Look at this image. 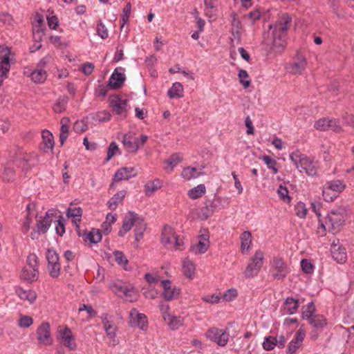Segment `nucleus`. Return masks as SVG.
<instances>
[{"instance_id": "7ed1b4c3", "label": "nucleus", "mask_w": 354, "mask_h": 354, "mask_svg": "<svg viewBox=\"0 0 354 354\" xmlns=\"http://www.w3.org/2000/svg\"><path fill=\"white\" fill-rule=\"evenodd\" d=\"M346 217V210L343 207L332 209L327 215L324 221H321V226L333 234L340 231L344 225Z\"/></svg>"}, {"instance_id": "4d7b16f0", "label": "nucleus", "mask_w": 354, "mask_h": 354, "mask_svg": "<svg viewBox=\"0 0 354 354\" xmlns=\"http://www.w3.org/2000/svg\"><path fill=\"white\" fill-rule=\"evenodd\" d=\"M301 267L303 272L306 274H311L314 271V266L307 259H302L301 261Z\"/></svg>"}, {"instance_id": "09e8293b", "label": "nucleus", "mask_w": 354, "mask_h": 354, "mask_svg": "<svg viewBox=\"0 0 354 354\" xmlns=\"http://www.w3.org/2000/svg\"><path fill=\"white\" fill-rule=\"evenodd\" d=\"M238 77L241 84H242L244 88H248L250 85L251 81L249 78V75L245 70L240 69L239 71Z\"/></svg>"}, {"instance_id": "58836bf2", "label": "nucleus", "mask_w": 354, "mask_h": 354, "mask_svg": "<svg viewBox=\"0 0 354 354\" xmlns=\"http://www.w3.org/2000/svg\"><path fill=\"white\" fill-rule=\"evenodd\" d=\"M183 271L187 278L192 279L195 272L194 263L188 259H185L183 262Z\"/></svg>"}, {"instance_id": "49530a36", "label": "nucleus", "mask_w": 354, "mask_h": 354, "mask_svg": "<svg viewBox=\"0 0 354 354\" xmlns=\"http://www.w3.org/2000/svg\"><path fill=\"white\" fill-rule=\"evenodd\" d=\"M263 348L266 351H272L277 346V337L272 336L265 337Z\"/></svg>"}, {"instance_id": "680f3d73", "label": "nucleus", "mask_w": 354, "mask_h": 354, "mask_svg": "<svg viewBox=\"0 0 354 354\" xmlns=\"http://www.w3.org/2000/svg\"><path fill=\"white\" fill-rule=\"evenodd\" d=\"M97 33L102 39H106L108 37V30L105 25L100 21L97 26Z\"/></svg>"}, {"instance_id": "bf43d9fd", "label": "nucleus", "mask_w": 354, "mask_h": 354, "mask_svg": "<svg viewBox=\"0 0 354 354\" xmlns=\"http://www.w3.org/2000/svg\"><path fill=\"white\" fill-rule=\"evenodd\" d=\"M68 126L61 125L60 133H59V142L61 146H63L65 141L66 140L68 136Z\"/></svg>"}, {"instance_id": "603ef678", "label": "nucleus", "mask_w": 354, "mask_h": 354, "mask_svg": "<svg viewBox=\"0 0 354 354\" xmlns=\"http://www.w3.org/2000/svg\"><path fill=\"white\" fill-rule=\"evenodd\" d=\"M42 138L46 145V147L52 149L54 147V140L52 133L48 131H45L42 133Z\"/></svg>"}, {"instance_id": "b1692460", "label": "nucleus", "mask_w": 354, "mask_h": 354, "mask_svg": "<svg viewBox=\"0 0 354 354\" xmlns=\"http://www.w3.org/2000/svg\"><path fill=\"white\" fill-rule=\"evenodd\" d=\"M232 17L231 41L232 44H239L241 39V22L236 19V14L233 13Z\"/></svg>"}, {"instance_id": "de8ad7c7", "label": "nucleus", "mask_w": 354, "mask_h": 354, "mask_svg": "<svg viewBox=\"0 0 354 354\" xmlns=\"http://www.w3.org/2000/svg\"><path fill=\"white\" fill-rule=\"evenodd\" d=\"M166 322H167L171 330H176L183 324V319L180 317H171L170 315H167Z\"/></svg>"}, {"instance_id": "a18cd8bd", "label": "nucleus", "mask_w": 354, "mask_h": 354, "mask_svg": "<svg viewBox=\"0 0 354 354\" xmlns=\"http://www.w3.org/2000/svg\"><path fill=\"white\" fill-rule=\"evenodd\" d=\"M182 160V158L179 153H174L172 154L169 159L165 161V163L168 165L167 167H165V169L167 172H171L174 167L177 165Z\"/></svg>"}, {"instance_id": "a211bd4d", "label": "nucleus", "mask_w": 354, "mask_h": 354, "mask_svg": "<svg viewBox=\"0 0 354 354\" xmlns=\"http://www.w3.org/2000/svg\"><path fill=\"white\" fill-rule=\"evenodd\" d=\"M122 142L129 153H134L139 149L138 138L131 133L124 135Z\"/></svg>"}, {"instance_id": "a19ab883", "label": "nucleus", "mask_w": 354, "mask_h": 354, "mask_svg": "<svg viewBox=\"0 0 354 354\" xmlns=\"http://www.w3.org/2000/svg\"><path fill=\"white\" fill-rule=\"evenodd\" d=\"M125 191H121L113 195L108 201L109 208L111 209H115L120 203H121L125 196Z\"/></svg>"}, {"instance_id": "f8f14e48", "label": "nucleus", "mask_w": 354, "mask_h": 354, "mask_svg": "<svg viewBox=\"0 0 354 354\" xmlns=\"http://www.w3.org/2000/svg\"><path fill=\"white\" fill-rule=\"evenodd\" d=\"M45 30L46 28L43 17L40 15H37L35 21L32 24L33 38L36 42L40 43V41L42 40L45 35ZM40 47L41 44H39L37 46V49L40 48Z\"/></svg>"}, {"instance_id": "f704fd0d", "label": "nucleus", "mask_w": 354, "mask_h": 354, "mask_svg": "<svg viewBox=\"0 0 354 354\" xmlns=\"http://www.w3.org/2000/svg\"><path fill=\"white\" fill-rule=\"evenodd\" d=\"M84 241H89L91 243H97L102 239V234L99 230L92 229L90 232L83 234Z\"/></svg>"}, {"instance_id": "6e6552de", "label": "nucleus", "mask_w": 354, "mask_h": 354, "mask_svg": "<svg viewBox=\"0 0 354 354\" xmlns=\"http://www.w3.org/2000/svg\"><path fill=\"white\" fill-rule=\"evenodd\" d=\"M57 339L60 344L67 347L70 351H74L77 348L75 337L72 335L71 329L66 326H59L58 327Z\"/></svg>"}, {"instance_id": "2eb2a0df", "label": "nucleus", "mask_w": 354, "mask_h": 354, "mask_svg": "<svg viewBox=\"0 0 354 354\" xmlns=\"http://www.w3.org/2000/svg\"><path fill=\"white\" fill-rule=\"evenodd\" d=\"M110 106L115 114L125 118L127 115V100L119 97L117 95L110 98Z\"/></svg>"}, {"instance_id": "ddd939ff", "label": "nucleus", "mask_w": 354, "mask_h": 354, "mask_svg": "<svg viewBox=\"0 0 354 354\" xmlns=\"http://www.w3.org/2000/svg\"><path fill=\"white\" fill-rule=\"evenodd\" d=\"M37 340L39 344L45 346L53 344L50 325L48 322L41 323L37 329Z\"/></svg>"}, {"instance_id": "39448f33", "label": "nucleus", "mask_w": 354, "mask_h": 354, "mask_svg": "<svg viewBox=\"0 0 354 354\" xmlns=\"http://www.w3.org/2000/svg\"><path fill=\"white\" fill-rule=\"evenodd\" d=\"M161 243L171 250H182L183 245V241L179 239L174 229L169 225H165L162 229Z\"/></svg>"}, {"instance_id": "c756f323", "label": "nucleus", "mask_w": 354, "mask_h": 354, "mask_svg": "<svg viewBox=\"0 0 354 354\" xmlns=\"http://www.w3.org/2000/svg\"><path fill=\"white\" fill-rule=\"evenodd\" d=\"M66 215L68 217L72 218L76 226L78 227L77 223H80L81 221L82 209L80 207H73L72 204H71L67 209Z\"/></svg>"}, {"instance_id": "aec40b11", "label": "nucleus", "mask_w": 354, "mask_h": 354, "mask_svg": "<svg viewBox=\"0 0 354 354\" xmlns=\"http://www.w3.org/2000/svg\"><path fill=\"white\" fill-rule=\"evenodd\" d=\"M330 252L333 259L339 263L345 262L347 259L346 249L334 242L331 245Z\"/></svg>"}, {"instance_id": "473e14b6", "label": "nucleus", "mask_w": 354, "mask_h": 354, "mask_svg": "<svg viewBox=\"0 0 354 354\" xmlns=\"http://www.w3.org/2000/svg\"><path fill=\"white\" fill-rule=\"evenodd\" d=\"M283 309L288 315L295 314L299 308L298 300L292 297H288L283 303Z\"/></svg>"}, {"instance_id": "c9c22d12", "label": "nucleus", "mask_w": 354, "mask_h": 354, "mask_svg": "<svg viewBox=\"0 0 354 354\" xmlns=\"http://www.w3.org/2000/svg\"><path fill=\"white\" fill-rule=\"evenodd\" d=\"M162 186V183L159 179L149 181L145 185V193L147 196H151Z\"/></svg>"}, {"instance_id": "423d86ee", "label": "nucleus", "mask_w": 354, "mask_h": 354, "mask_svg": "<svg viewBox=\"0 0 354 354\" xmlns=\"http://www.w3.org/2000/svg\"><path fill=\"white\" fill-rule=\"evenodd\" d=\"M345 184L340 180L326 182L323 189V197L327 202L333 201L345 189Z\"/></svg>"}, {"instance_id": "c03bdc74", "label": "nucleus", "mask_w": 354, "mask_h": 354, "mask_svg": "<svg viewBox=\"0 0 354 354\" xmlns=\"http://www.w3.org/2000/svg\"><path fill=\"white\" fill-rule=\"evenodd\" d=\"M205 193V187L203 184L191 189L188 192V196L192 199H197L201 198Z\"/></svg>"}, {"instance_id": "864d4df0", "label": "nucleus", "mask_w": 354, "mask_h": 354, "mask_svg": "<svg viewBox=\"0 0 354 354\" xmlns=\"http://www.w3.org/2000/svg\"><path fill=\"white\" fill-rule=\"evenodd\" d=\"M295 214L301 218H304L306 216L307 208L306 205L302 202H299L295 206Z\"/></svg>"}, {"instance_id": "4468645a", "label": "nucleus", "mask_w": 354, "mask_h": 354, "mask_svg": "<svg viewBox=\"0 0 354 354\" xmlns=\"http://www.w3.org/2000/svg\"><path fill=\"white\" fill-rule=\"evenodd\" d=\"M314 127L319 131L333 130L339 132L342 130L339 122L335 119H319L315 122Z\"/></svg>"}, {"instance_id": "0e129e2a", "label": "nucleus", "mask_w": 354, "mask_h": 354, "mask_svg": "<svg viewBox=\"0 0 354 354\" xmlns=\"http://www.w3.org/2000/svg\"><path fill=\"white\" fill-rule=\"evenodd\" d=\"M33 321L29 316H22L19 319V326L21 328H28L32 325Z\"/></svg>"}, {"instance_id": "cd10ccee", "label": "nucleus", "mask_w": 354, "mask_h": 354, "mask_svg": "<svg viewBox=\"0 0 354 354\" xmlns=\"http://www.w3.org/2000/svg\"><path fill=\"white\" fill-rule=\"evenodd\" d=\"M133 216H136V213L133 212H129L124 217L122 228L118 232L119 236H124L127 232L131 230L133 226Z\"/></svg>"}, {"instance_id": "393cba45", "label": "nucleus", "mask_w": 354, "mask_h": 354, "mask_svg": "<svg viewBox=\"0 0 354 354\" xmlns=\"http://www.w3.org/2000/svg\"><path fill=\"white\" fill-rule=\"evenodd\" d=\"M209 245V235L201 234L198 243L192 245V251L195 253L203 254L207 250Z\"/></svg>"}, {"instance_id": "e433bc0d", "label": "nucleus", "mask_w": 354, "mask_h": 354, "mask_svg": "<svg viewBox=\"0 0 354 354\" xmlns=\"http://www.w3.org/2000/svg\"><path fill=\"white\" fill-rule=\"evenodd\" d=\"M168 96L171 98H180L183 96V86L180 82H175L167 92Z\"/></svg>"}, {"instance_id": "7c9ffc66", "label": "nucleus", "mask_w": 354, "mask_h": 354, "mask_svg": "<svg viewBox=\"0 0 354 354\" xmlns=\"http://www.w3.org/2000/svg\"><path fill=\"white\" fill-rule=\"evenodd\" d=\"M241 251L242 253L248 252L252 244V234L249 231L243 232L241 236Z\"/></svg>"}, {"instance_id": "f257e3e1", "label": "nucleus", "mask_w": 354, "mask_h": 354, "mask_svg": "<svg viewBox=\"0 0 354 354\" xmlns=\"http://www.w3.org/2000/svg\"><path fill=\"white\" fill-rule=\"evenodd\" d=\"M292 18L288 14L282 15L281 17L275 24L272 31L273 41L272 49L276 53H280L286 45V31Z\"/></svg>"}, {"instance_id": "dca6fc26", "label": "nucleus", "mask_w": 354, "mask_h": 354, "mask_svg": "<svg viewBox=\"0 0 354 354\" xmlns=\"http://www.w3.org/2000/svg\"><path fill=\"white\" fill-rule=\"evenodd\" d=\"M131 325L133 327H138L140 330H145L147 328V319L145 315L138 313L136 309H132L130 312Z\"/></svg>"}, {"instance_id": "3c124183", "label": "nucleus", "mask_w": 354, "mask_h": 354, "mask_svg": "<svg viewBox=\"0 0 354 354\" xmlns=\"http://www.w3.org/2000/svg\"><path fill=\"white\" fill-rule=\"evenodd\" d=\"M277 192L282 201L286 203L290 202L291 198L288 194L289 192L288 188L286 186H283V185L281 184L279 186Z\"/></svg>"}, {"instance_id": "412c9836", "label": "nucleus", "mask_w": 354, "mask_h": 354, "mask_svg": "<svg viewBox=\"0 0 354 354\" xmlns=\"http://www.w3.org/2000/svg\"><path fill=\"white\" fill-rule=\"evenodd\" d=\"M137 176V172L135 170L134 167H122L119 169L114 175V180L115 181H121V180H127L131 178L135 177Z\"/></svg>"}, {"instance_id": "5fc2aeb1", "label": "nucleus", "mask_w": 354, "mask_h": 354, "mask_svg": "<svg viewBox=\"0 0 354 354\" xmlns=\"http://www.w3.org/2000/svg\"><path fill=\"white\" fill-rule=\"evenodd\" d=\"M315 311V307L313 302H309L307 305V308L302 313V317L304 319L308 320L315 315L313 314Z\"/></svg>"}, {"instance_id": "20e7f679", "label": "nucleus", "mask_w": 354, "mask_h": 354, "mask_svg": "<svg viewBox=\"0 0 354 354\" xmlns=\"http://www.w3.org/2000/svg\"><path fill=\"white\" fill-rule=\"evenodd\" d=\"M13 59L14 55L11 52V48L5 45L0 46V86L8 77Z\"/></svg>"}, {"instance_id": "6e6d98bb", "label": "nucleus", "mask_w": 354, "mask_h": 354, "mask_svg": "<svg viewBox=\"0 0 354 354\" xmlns=\"http://www.w3.org/2000/svg\"><path fill=\"white\" fill-rule=\"evenodd\" d=\"M119 151V148L115 142H111L108 147L107 155L106 161L111 160L112 157L117 154Z\"/></svg>"}, {"instance_id": "bb28decb", "label": "nucleus", "mask_w": 354, "mask_h": 354, "mask_svg": "<svg viewBox=\"0 0 354 354\" xmlns=\"http://www.w3.org/2000/svg\"><path fill=\"white\" fill-rule=\"evenodd\" d=\"M21 279L28 282H33L37 280L39 277L38 268L25 266L21 271Z\"/></svg>"}, {"instance_id": "69168bd1", "label": "nucleus", "mask_w": 354, "mask_h": 354, "mask_svg": "<svg viewBox=\"0 0 354 354\" xmlns=\"http://www.w3.org/2000/svg\"><path fill=\"white\" fill-rule=\"evenodd\" d=\"M32 160L30 158L24 157L23 160H20L19 167H22V169L25 171H28L30 168L35 165V162H30Z\"/></svg>"}, {"instance_id": "72a5a7b5", "label": "nucleus", "mask_w": 354, "mask_h": 354, "mask_svg": "<svg viewBox=\"0 0 354 354\" xmlns=\"http://www.w3.org/2000/svg\"><path fill=\"white\" fill-rule=\"evenodd\" d=\"M15 292L20 299L28 300L30 304H32L37 298V295L33 290H26L21 288H17Z\"/></svg>"}, {"instance_id": "f03ea898", "label": "nucleus", "mask_w": 354, "mask_h": 354, "mask_svg": "<svg viewBox=\"0 0 354 354\" xmlns=\"http://www.w3.org/2000/svg\"><path fill=\"white\" fill-rule=\"evenodd\" d=\"M289 157L299 172L304 171L309 176H316L317 175V162L313 159L301 153L298 150L292 152Z\"/></svg>"}, {"instance_id": "79ce46f5", "label": "nucleus", "mask_w": 354, "mask_h": 354, "mask_svg": "<svg viewBox=\"0 0 354 354\" xmlns=\"http://www.w3.org/2000/svg\"><path fill=\"white\" fill-rule=\"evenodd\" d=\"M308 321L317 330L322 329L326 325V319L324 316L319 315H315Z\"/></svg>"}, {"instance_id": "8fccbe9b", "label": "nucleus", "mask_w": 354, "mask_h": 354, "mask_svg": "<svg viewBox=\"0 0 354 354\" xmlns=\"http://www.w3.org/2000/svg\"><path fill=\"white\" fill-rule=\"evenodd\" d=\"M115 259L118 264L123 267L124 270H128L127 268V265L128 264V260L125 255L120 251L116 250L113 252Z\"/></svg>"}, {"instance_id": "5701e85b", "label": "nucleus", "mask_w": 354, "mask_h": 354, "mask_svg": "<svg viewBox=\"0 0 354 354\" xmlns=\"http://www.w3.org/2000/svg\"><path fill=\"white\" fill-rule=\"evenodd\" d=\"M133 220V226H135V239L137 241H139L144 234V232L146 230V223L143 218L136 213V216Z\"/></svg>"}, {"instance_id": "2f4dec72", "label": "nucleus", "mask_w": 354, "mask_h": 354, "mask_svg": "<svg viewBox=\"0 0 354 354\" xmlns=\"http://www.w3.org/2000/svg\"><path fill=\"white\" fill-rule=\"evenodd\" d=\"M68 102V97L66 95H63L59 97L55 104H53V111L56 113L60 114L64 113L66 109Z\"/></svg>"}, {"instance_id": "338daca9", "label": "nucleus", "mask_w": 354, "mask_h": 354, "mask_svg": "<svg viewBox=\"0 0 354 354\" xmlns=\"http://www.w3.org/2000/svg\"><path fill=\"white\" fill-rule=\"evenodd\" d=\"M261 17V13L258 10L250 12L245 16V19L251 20L252 24H254L257 20H259Z\"/></svg>"}, {"instance_id": "a878e982", "label": "nucleus", "mask_w": 354, "mask_h": 354, "mask_svg": "<svg viewBox=\"0 0 354 354\" xmlns=\"http://www.w3.org/2000/svg\"><path fill=\"white\" fill-rule=\"evenodd\" d=\"M306 66V61L302 57H297V59L290 64L287 69L288 72L293 75H300L304 71Z\"/></svg>"}, {"instance_id": "ea45409f", "label": "nucleus", "mask_w": 354, "mask_h": 354, "mask_svg": "<svg viewBox=\"0 0 354 354\" xmlns=\"http://www.w3.org/2000/svg\"><path fill=\"white\" fill-rule=\"evenodd\" d=\"M30 78L35 83L41 84L46 80L47 73L44 69L37 68L31 73Z\"/></svg>"}, {"instance_id": "6ab92c4d", "label": "nucleus", "mask_w": 354, "mask_h": 354, "mask_svg": "<svg viewBox=\"0 0 354 354\" xmlns=\"http://www.w3.org/2000/svg\"><path fill=\"white\" fill-rule=\"evenodd\" d=\"M52 211L48 210L46 212L44 216H40L37 220L36 229L39 232H41V233L42 234H45L47 232L52 223Z\"/></svg>"}, {"instance_id": "9b49d317", "label": "nucleus", "mask_w": 354, "mask_h": 354, "mask_svg": "<svg viewBox=\"0 0 354 354\" xmlns=\"http://www.w3.org/2000/svg\"><path fill=\"white\" fill-rule=\"evenodd\" d=\"M205 336L220 346H225L229 340V334L225 330L215 327L209 328Z\"/></svg>"}, {"instance_id": "f3484780", "label": "nucleus", "mask_w": 354, "mask_h": 354, "mask_svg": "<svg viewBox=\"0 0 354 354\" xmlns=\"http://www.w3.org/2000/svg\"><path fill=\"white\" fill-rule=\"evenodd\" d=\"M113 290L119 296H124L130 301H133L136 297V291L133 287L122 284H115Z\"/></svg>"}, {"instance_id": "1a4fd4ad", "label": "nucleus", "mask_w": 354, "mask_h": 354, "mask_svg": "<svg viewBox=\"0 0 354 354\" xmlns=\"http://www.w3.org/2000/svg\"><path fill=\"white\" fill-rule=\"evenodd\" d=\"M263 262V254L261 250L256 251L254 257H252L251 262L248 263L245 271L244 275L247 278H251L256 276L261 268L262 267Z\"/></svg>"}, {"instance_id": "0eeeda50", "label": "nucleus", "mask_w": 354, "mask_h": 354, "mask_svg": "<svg viewBox=\"0 0 354 354\" xmlns=\"http://www.w3.org/2000/svg\"><path fill=\"white\" fill-rule=\"evenodd\" d=\"M48 261V271L49 275L53 278H57L60 274L61 264L59 257L57 252L53 249H48L46 253Z\"/></svg>"}, {"instance_id": "774afa93", "label": "nucleus", "mask_w": 354, "mask_h": 354, "mask_svg": "<svg viewBox=\"0 0 354 354\" xmlns=\"http://www.w3.org/2000/svg\"><path fill=\"white\" fill-rule=\"evenodd\" d=\"M12 21V17L10 14L0 12V22L3 23V24L10 25L11 24Z\"/></svg>"}, {"instance_id": "052dcab7", "label": "nucleus", "mask_w": 354, "mask_h": 354, "mask_svg": "<svg viewBox=\"0 0 354 354\" xmlns=\"http://www.w3.org/2000/svg\"><path fill=\"white\" fill-rule=\"evenodd\" d=\"M25 266L38 268V257L35 253L30 254L27 257V264Z\"/></svg>"}, {"instance_id": "c85d7f7f", "label": "nucleus", "mask_w": 354, "mask_h": 354, "mask_svg": "<svg viewBox=\"0 0 354 354\" xmlns=\"http://www.w3.org/2000/svg\"><path fill=\"white\" fill-rule=\"evenodd\" d=\"M125 80V75L124 73H119L117 68L115 69L114 72L109 78V86L113 88L117 89L122 86Z\"/></svg>"}, {"instance_id": "e2e57ef3", "label": "nucleus", "mask_w": 354, "mask_h": 354, "mask_svg": "<svg viewBox=\"0 0 354 354\" xmlns=\"http://www.w3.org/2000/svg\"><path fill=\"white\" fill-rule=\"evenodd\" d=\"M179 294V291L176 288L169 289L168 290L163 291V297L166 300H172L175 299Z\"/></svg>"}, {"instance_id": "13d9d810", "label": "nucleus", "mask_w": 354, "mask_h": 354, "mask_svg": "<svg viewBox=\"0 0 354 354\" xmlns=\"http://www.w3.org/2000/svg\"><path fill=\"white\" fill-rule=\"evenodd\" d=\"M237 295V290L235 288H230L223 293V298L226 301H230L234 300Z\"/></svg>"}, {"instance_id": "4be33fe9", "label": "nucleus", "mask_w": 354, "mask_h": 354, "mask_svg": "<svg viewBox=\"0 0 354 354\" xmlns=\"http://www.w3.org/2000/svg\"><path fill=\"white\" fill-rule=\"evenodd\" d=\"M305 332L301 330V328L299 329L295 334V337L292 339V340L289 343L288 346V353L290 354H293L296 352L297 348H299L301 346L302 342L304 339L305 337Z\"/></svg>"}, {"instance_id": "9d476101", "label": "nucleus", "mask_w": 354, "mask_h": 354, "mask_svg": "<svg viewBox=\"0 0 354 354\" xmlns=\"http://www.w3.org/2000/svg\"><path fill=\"white\" fill-rule=\"evenodd\" d=\"M270 272L274 279L282 281L289 273V269L281 258L274 257Z\"/></svg>"}, {"instance_id": "37998d69", "label": "nucleus", "mask_w": 354, "mask_h": 354, "mask_svg": "<svg viewBox=\"0 0 354 354\" xmlns=\"http://www.w3.org/2000/svg\"><path fill=\"white\" fill-rule=\"evenodd\" d=\"M201 174L202 173L195 167H187L183 170L181 173V176L184 179L189 180H191L192 178H198L201 175Z\"/></svg>"}, {"instance_id": "4c0bfd02", "label": "nucleus", "mask_w": 354, "mask_h": 354, "mask_svg": "<svg viewBox=\"0 0 354 354\" xmlns=\"http://www.w3.org/2000/svg\"><path fill=\"white\" fill-rule=\"evenodd\" d=\"M104 328L106 333L107 336L110 339V344L115 346L118 344V340L115 339V332L117 330L116 326L113 322L104 325Z\"/></svg>"}]
</instances>
